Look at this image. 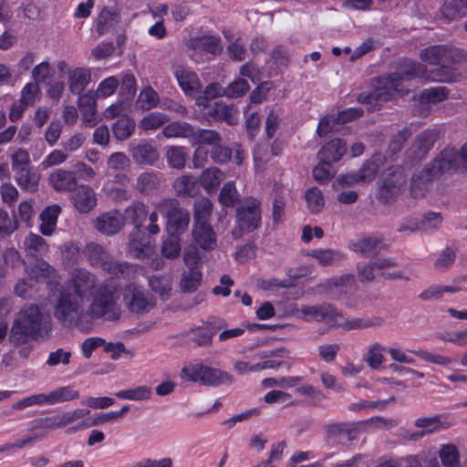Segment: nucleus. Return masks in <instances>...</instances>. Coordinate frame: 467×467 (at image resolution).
<instances>
[{"label": "nucleus", "instance_id": "1", "mask_svg": "<svg viewBox=\"0 0 467 467\" xmlns=\"http://www.w3.org/2000/svg\"><path fill=\"white\" fill-rule=\"evenodd\" d=\"M423 72V66L410 60H405L401 71L386 74L377 79L378 86L368 92L360 93L357 100L368 106V110H374L381 102L391 100L395 95H405L409 88L404 85L405 78L411 79Z\"/></svg>", "mask_w": 467, "mask_h": 467}, {"label": "nucleus", "instance_id": "2", "mask_svg": "<svg viewBox=\"0 0 467 467\" xmlns=\"http://www.w3.org/2000/svg\"><path fill=\"white\" fill-rule=\"evenodd\" d=\"M51 317L37 306L22 309L15 319L9 341L15 346H24L29 341L47 335L51 330Z\"/></svg>", "mask_w": 467, "mask_h": 467}, {"label": "nucleus", "instance_id": "3", "mask_svg": "<svg viewBox=\"0 0 467 467\" xmlns=\"http://www.w3.org/2000/svg\"><path fill=\"white\" fill-rule=\"evenodd\" d=\"M420 57L431 65H441L432 71L433 80L455 82L460 79L459 70L451 65L459 64L464 59L462 50L445 45H436L422 49Z\"/></svg>", "mask_w": 467, "mask_h": 467}, {"label": "nucleus", "instance_id": "4", "mask_svg": "<svg viewBox=\"0 0 467 467\" xmlns=\"http://www.w3.org/2000/svg\"><path fill=\"white\" fill-rule=\"evenodd\" d=\"M119 298V294L116 285L109 283L99 285L92 295V301L87 309V315L91 319L119 320L121 315L120 307L118 305Z\"/></svg>", "mask_w": 467, "mask_h": 467}, {"label": "nucleus", "instance_id": "5", "mask_svg": "<svg viewBox=\"0 0 467 467\" xmlns=\"http://www.w3.org/2000/svg\"><path fill=\"white\" fill-rule=\"evenodd\" d=\"M262 222L261 202L255 198L246 199L235 211V227L232 231L234 239L258 229Z\"/></svg>", "mask_w": 467, "mask_h": 467}, {"label": "nucleus", "instance_id": "6", "mask_svg": "<svg viewBox=\"0 0 467 467\" xmlns=\"http://www.w3.org/2000/svg\"><path fill=\"white\" fill-rule=\"evenodd\" d=\"M157 211L166 217V230L171 235L183 234L190 223V213L176 199H164L156 204Z\"/></svg>", "mask_w": 467, "mask_h": 467}, {"label": "nucleus", "instance_id": "7", "mask_svg": "<svg viewBox=\"0 0 467 467\" xmlns=\"http://www.w3.org/2000/svg\"><path fill=\"white\" fill-rule=\"evenodd\" d=\"M182 374L192 382L205 386H219L232 383L233 377L226 371L205 366L202 363L190 364L182 369Z\"/></svg>", "mask_w": 467, "mask_h": 467}, {"label": "nucleus", "instance_id": "8", "mask_svg": "<svg viewBox=\"0 0 467 467\" xmlns=\"http://www.w3.org/2000/svg\"><path fill=\"white\" fill-rule=\"evenodd\" d=\"M83 313V301L69 291H62L54 307V317L64 327L78 324Z\"/></svg>", "mask_w": 467, "mask_h": 467}, {"label": "nucleus", "instance_id": "9", "mask_svg": "<svg viewBox=\"0 0 467 467\" xmlns=\"http://www.w3.org/2000/svg\"><path fill=\"white\" fill-rule=\"evenodd\" d=\"M123 300L128 309L138 315L150 312L156 305L150 293L134 284L125 286Z\"/></svg>", "mask_w": 467, "mask_h": 467}, {"label": "nucleus", "instance_id": "10", "mask_svg": "<svg viewBox=\"0 0 467 467\" xmlns=\"http://www.w3.org/2000/svg\"><path fill=\"white\" fill-rule=\"evenodd\" d=\"M439 136L440 131L437 128L427 129L419 133L406 151L407 158L411 161H420L426 158Z\"/></svg>", "mask_w": 467, "mask_h": 467}, {"label": "nucleus", "instance_id": "11", "mask_svg": "<svg viewBox=\"0 0 467 467\" xmlns=\"http://www.w3.org/2000/svg\"><path fill=\"white\" fill-rule=\"evenodd\" d=\"M300 317L306 322L337 323L342 318V314L330 303L315 306H302L299 309Z\"/></svg>", "mask_w": 467, "mask_h": 467}, {"label": "nucleus", "instance_id": "12", "mask_svg": "<svg viewBox=\"0 0 467 467\" xmlns=\"http://www.w3.org/2000/svg\"><path fill=\"white\" fill-rule=\"evenodd\" d=\"M405 183V176L400 169H396L389 173L379 185L377 198L382 203H390L394 202L401 192V188Z\"/></svg>", "mask_w": 467, "mask_h": 467}, {"label": "nucleus", "instance_id": "13", "mask_svg": "<svg viewBox=\"0 0 467 467\" xmlns=\"http://www.w3.org/2000/svg\"><path fill=\"white\" fill-rule=\"evenodd\" d=\"M72 285L74 288L72 294L83 302L84 298L93 295L99 286L96 275L86 269H78L75 272L72 276Z\"/></svg>", "mask_w": 467, "mask_h": 467}, {"label": "nucleus", "instance_id": "14", "mask_svg": "<svg viewBox=\"0 0 467 467\" xmlns=\"http://www.w3.org/2000/svg\"><path fill=\"white\" fill-rule=\"evenodd\" d=\"M456 158L455 149L445 148L428 166L435 177L449 171L462 172Z\"/></svg>", "mask_w": 467, "mask_h": 467}, {"label": "nucleus", "instance_id": "15", "mask_svg": "<svg viewBox=\"0 0 467 467\" xmlns=\"http://www.w3.org/2000/svg\"><path fill=\"white\" fill-rule=\"evenodd\" d=\"M130 153L134 162L140 166H153L160 158L157 148L145 140L130 144Z\"/></svg>", "mask_w": 467, "mask_h": 467}, {"label": "nucleus", "instance_id": "16", "mask_svg": "<svg viewBox=\"0 0 467 467\" xmlns=\"http://www.w3.org/2000/svg\"><path fill=\"white\" fill-rule=\"evenodd\" d=\"M173 74L179 83V86L186 95L193 96L200 92L202 85L197 74L189 67L183 66H175Z\"/></svg>", "mask_w": 467, "mask_h": 467}, {"label": "nucleus", "instance_id": "17", "mask_svg": "<svg viewBox=\"0 0 467 467\" xmlns=\"http://www.w3.org/2000/svg\"><path fill=\"white\" fill-rule=\"evenodd\" d=\"M70 201L81 213L90 212L97 205V197L93 189L88 185L78 186L71 194Z\"/></svg>", "mask_w": 467, "mask_h": 467}, {"label": "nucleus", "instance_id": "18", "mask_svg": "<svg viewBox=\"0 0 467 467\" xmlns=\"http://www.w3.org/2000/svg\"><path fill=\"white\" fill-rule=\"evenodd\" d=\"M207 114L213 119L226 122L230 126L236 125L239 119L238 108L234 104H225L222 101L214 102Z\"/></svg>", "mask_w": 467, "mask_h": 467}, {"label": "nucleus", "instance_id": "19", "mask_svg": "<svg viewBox=\"0 0 467 467\" xmlns=\"http://www.w3.org/2000/svg\"><path fill=\"white\" fill-rule=\"evenodd\" d=\"M188 47L196 52L204 51L213 56L223 52L220 37L212 35L192 37L188 42Z\"/></svg>", "mask_w": 467, "mask_h": 467}, {"label": "nucleus", "instance_id": "20", "mask_svg": "<svg viewBox=\"0 0 467 467\" xmlns=\"http://www.w3.org/2000/svg\"><path fill=\"white\" fill-rule=\"evenodd\" d=\"M48 182L57 192H73L77 188V176L72 171L57 169L49 175Z\"/></svg>", "mask_w": 467, "mask_h": 467}, {"label": "nucleus", "instance_id": "21", "mask_svg": "<svg viewBox=\"0 0 467 467\" xmlns=\"http://www.w3.org/2000/svg\"><path fill=\"white\" fill-rule=\"evenodd\" d=\"M192 237L202 249L210 251L216 246V234L208 223H194Z\"/></svg>", "mask_w": 467, "mask_h": 467}, {"label": "nucleus", "instance_id": "22", "mask_svg": "<svg viewBox=\"0 0 467 467\" xmlns=\"http://www.w3.org/2000/svg\"><path fill=\"white\" fill-rule=\"evenodd\" d=\"M123 225V218L118 212L103 213L95 222V228L106 235L117 234Z\"/></svg>", "mask_w": 467, "mask_h": 467}, {"label": "nucleus", "instance_id": "23", "mask_svg": "<svg viewBox=\"0 0 467 467\" xmlns=\"http://www.w3.org/2000/svg\"><path fill=\"white\" fill-rule=\"evenodd\" d=\"M148 206L144 202L134 201L126 207L121 216L124 223H128L133 224V230H138L141 229L143 223L148 217Z\"/></svg>", "mask_w": 467, "mask_h": 467}, {"label": "nucleus", "instance_id": "24", "mask_svg": "<svg viewBox=\"0 0 467 467\" xmlns=\"http://www.w3.org/2000/svg\"><path fill=\"white\" fill-rule=\"evenodd\" d=\"M67 79L70 92L80 96L91 80V73L88 68L75 67L67 70Z\"/></svg>", "mask_w": 467, "mask_h": 467}, {"label": "nucleus", "instance_id": "25", "mask_svg": "<svg viewBox=\"0 0 467 467\" xmlns=\"http://www.w3.org/2000/svg\"><path fill=\"white\" fill-rule=\"evenodd\" d=\"M347 152V145L340 139H334L328 141L318 151L317 157L323 163H333L338 161Z\"/></svg>", "mask_w": 467, "mask_h": 467}, {"label": "nucleus", "instance_id": "26", "mask_svg": "<svg viewBox=\"0 0 467 467\" xmlns=\"http://www.w3.org/2000/svg\"><path fill=\"white\" fill-rule=\"evenodd\" d=\"M435 178L429 166L416 171L410 180V192L412 197H423L428 192L429 184Z\"/></svg>", "mask_w": 467, "mask_h": 467}, {"label": "nucleus", "instance_id": "27", "mask_svg": "<svg viewBox=\"0 0 467 467\" xmlns=\"http://www.w3.org/2000/svg\"><path fill=\"white\" fill-rule=\"evenodd\" d=\"M84 253L93 266L101 267L103 271L109 269L112 257L100 244L94 242L88 243Z\"/></svg>", "mask_w": 467, "mask_h": 467}, {"label": "nucleus", "instance_id": "28", "mask_svg": "<svg viewBox=\"0 0 467 467\" xmlns=\"http://www.w3.org/2000/svg\"><path fill=\"white\" fill-rule=\"evenodd\" d=\"M414 425L421 429L425 435L449 429L452 424L442 414L422 417L415 420Z\"/></svg>", "mask_w": 467, "mask_h": 467}, {"label": "nucleus", "instance_id": "29", "mask_svg": "<svg viewBox=\"0 0 467 467\" xmlns=\"http://www.w3.org/2000/svg\"><path fill=\"white\" fill-rule=\"evenodd\" d=\"M129 250L138 258H143L149 254L150 238L142 229L133 230L130 233Z\"/></svg>", "mask_w": 467, "mask_h": 467}, {"label": "nucleus", "instance_id": "30", "mask_svg": "<svg viewBox=\"0 0 467 467\" xmlns=\"http://www.w3.org/2000/svg\"><path fill=\"white\" fill-rule=\"evenodd\" d=\"M383 244V238L379 235L364 237L358 242L353 244V249L359 252L363 256L377 255L381 250L386 249Z\"/></svg>", "mask_w": 467, "mask_h": 467}, {"label": "nucleus", "instance_id": "31", "mask_svg": "<svg viewBox=\"0 0 467 467\" xmlns=\"http://www.w3.org/2000/svg\"><path fill=\"white\" fill-rule=\"evenodd\" d=\"M78 105L82 115L83 121L92 127L96 123V100L91 92L80 95Z\"/></svg>", "mask_w": 467, "mask_h": 467}, {"label": "nucleus", "instance_id": "32", "mask_svg": "<svg viewBox=\"0 0 467 467\" xmlns=\"http://www.w3.org/2000/svg\"><path fill=\"white\" fill-rule=\"evenodd\" d=\"M342 322L337 323V326L347 330L364 329L372 327H381L384 319L380 317H374L371 318H359L354 317L350 319L340 318Z\"/></svg>", "mask_w": 467, "mask_h": 467}, {"label": "nucleus", "instance_id": "33", "mask_svg": "<svg viewBox=\"0 0 467 467\" xmlns=\"http://www.w3.org/2000/svg\"><path fill=\"white\" fill-rule=\"evenodd\" d=\"M16 183L24 190L34 192L37 190L40 175L32 167L15 173Z\"/></svg>", "mask_w": 467, "mask_h": 467}, {"label": "nucleus", "instance_id": "34", "mask_svg": "<svg viewBox=\"0 0 467 467\" xmlns=\"http://www.w3.org/2000/svg\"><path fill=\"white\" fill-rule=\"evenodd\" d=\"M307 255L317 259L324 266L334 265L345 258L343 253L332 249H313L307 252Z\"/></svg>", "mask_w": 467, "mask_h": 467}, {"label": "nucleus", "instance_id": "35", "mask_svg": "<svg viewBox=\"0 0 467 467\" xmlns=\"http://www.w3.org/2000/svg\"><path fill=\"white\" fill-rule=\"evenodd\" d=\"M225 179V174L216 167L208 168L202 171L200 177V183L208 192L217 189L221 182Z\"/></svg>", "mask_w": 467, "mask_h": 467}, {"label": "nucleus", "instance_id": "36", "mask_svg": "<svg viewBox=\"0 0 467 467\" xmlns=\"http://www.w3.org/2000/svg\"><path fill=\"white\" fill-rule=\"evenodd\" d=\"M166 138H184L191 141L193 135V126L185 121H172L162 129Z\"/></svg>", "mask_w": 467, "mask_h": 467}, {"label": "nucleus", "instance_id": "37", "mask_svg": "<svg viewBox=\"0 0 467 467\" xmlns=\"http://www.w3.org/2000/svg\"><path fill=\"white\" fill-rule=\"evenodd\" d=\"M160 182L157 172L144 171L137 177L135 189L142 194H150L158 188Z\"/></svg>", "mask_w": 467, "mask_h": 467}, {"label": "nucleus", "instance_id": "38", "mask_svg": "<svg viewBox=\"0 0 467 467\" xmlns=\"http://www.w3.org/2000/svg\"><path fill=\"white\" fill-rule=\"evenodd\" d=\"M24 247L30 256L36 257L48 252L45 239L36 234H30L24 241Z\"/></svg>", "mask_w": 467, "mask_h": 467}, {"label": "nucleus", "instance_id": "39", "mask_svg": "<svg viewBox=\"0 0 467 467\" xmlns=\"http://www.w3.org/2000/svg\"><path fill=\"white\" fill-rule=\"evenodd\" d=\"M222 140L220 133L213 130H203L193 127V135L191 138L192 144H206L215 146Z\"/></svg>", "mask_w": 467, "mask_h": 467}, {"label": "nucleus", "instance_id": "40", "mask_svg": "<svg viewBox=\"0 0 467 467\" xmlns=\"http://www.w3.org/2000/svg\"><path fill=\"white\" fill-rule=\"evenodd\" d=\"M134 130V120L126 115L120 117L112 126V132L119 140H124L130 138Z\"/></svg>", "mask_w": 467, "mask_h": 467}, {"label": "nucleus", "instance_id": "41", "mask_svg": "<svg viewBox=\"0 0 467 467\" xmlns=\"http://www.w3.org/2000/svg\"><path fill=\"white\" fill-rule=\"evenodd\" d=\"M193 209L194 223H208L213 213V203L208 198L202 197L196 200Z\"/></svg>", "mask_w": 467, "mask_h": 467}, {"label": "nucleus", "instance_id": "42", "mask_svg": "<svg viewBox=\"0 0 467 467\" xmlns=\"http://www.w3.org/2000/svg\"><path fill=\"white\" fill-rule=\"evenodd\" d=\"M116 396L121 400H146L151 396V389L147 386H138L134 389L119 390L116 393Z\"/></svg>", "mask_w": 467, "mask_h": 467}, {"label": "nucleus", "instance_id": "43", "mask_svg": "<svg viewBox=\"0 0 467 467\" xmlns=\"http://www.w3.org/2000/svg\"><path fill=\"white\" fill-rule=\"evenodd\" d=\"M109 269H106L105 272L116 276L117 278L130 279L136 273V267L134 265L127 262H115L110 261Z\"/></svg>", "mask_w": 467, "mask_h": 467}, {"label": "nucleus", "instance_id": "44", "mask_svg": "<svg viewBox=\"0 0 467 467\" xmlns=\"http://www.w3.org/2000/svg\"><path fill=\"white\" fill-rule=\"evenodd\" d=\"M305 199L307 208L312 213H319L325 205V201L321 191L317 187L308 189L305 193Z\"/></svg>", "mask_w": 467, "mask_h": 467}, {"label": "nucleus", "instance_id": "45", "mask_svg": "<svg viewBox=\"0 0 467 467\" xmlns=\"http://www.w3.org/2000/svg\"><path fill=\"white\" fill-rule=\"evenodd\" d=\"M202 273L199 269L189 270L183 273L180 286L183 292H194L201 285Z\"/></svg>", "mask_w": 467, "mask_h": 467}, {"label": "nucleus", "instance_id": "46", "mask_svg": "<svg viewBox=\"0 0 467 467\" xmlns=\"http://www.w3.org/2000/svg\"><path fill=\"white\" fill-rule=\"evenodd\" d=\"M170 118L161 112H150L143 117L140 128L144 130H157L168 122Z\"/></svg>", "mask_w": 467, "mask_h": 467}, {"label": "nucleus", "instance_id": "47", "mask_svg": "<svg viewBox=\"0 0 467 467\" xmlns=\"http://www.w3.org/2000/svg\"><path fill=\"white\" fill-rule=\"evenodd\" d=\"M439 455L444 467H460V454L455 445H442Z\"/></svg>", "mask_w": 467, "mask_h": 467}, {"label": "nucleus", "instance_id": "48", "mask_svg": "<svg viewBox=\"0 0 467 467\" xmlns=\"http://www.w3.org/2000/svg\"><path fill=\"white\" fill-rule=\"evenodd\" d=\"M79 397L78 391L71 387H60L48 393L49 404L62 403L76 400Z\"/></svg>", "mask_w": 467, "mask_h": 467}, {"label": "nucleus", "instance_id": "49", "mask_svg": "<svg viewBox=\"0 0 467 467\" xmlns=\"http://www.w3.org/2000/svg\"><path fill=\"white\" fill-rule=\"evenodd\" d=\"M168 164L174 169H182L185 166L186 152L183 147L171 146L166 150Z\"/></svg>", "mask_w": 467, "mask_h": 467}, {"label": "nucleus", "instance_id": "50", "mask_svg": "<svg viewBox=\"0 0 467 467\" xmlns=\"http://www.w3.org/2000/svg\"><path fill=\"white\" fill-rule=\"evenodd\" d=\"M449 91L445 87L425 88L420 93V99L425 104L438 103L448 98Z\"/></svg>", "mask_w": 467, "mask_h": 467}, {"label": "nucleus", "instance_id": "51", "mask_svg": "<svg viewBox=\"0 0 467 467\" xmlns=\"http://www.w3.org/2000/svg\"><path fill=\"white\" fill-rule=\"evenodd\" d=\"M239 194L234 181L227 182L220 191L218 200L223 206L232 207L238 201Z\"/></svg>", "mask_w": 467, "mask_h": 467}, {"label": "nucleus", "instance_id": "52", "mask_svg": "<svg viewBox=\"0 0 467 467\" xmlns=\"http://www.w3.org/2000/svg\"><path fill=\"white\" fill-rule=\"evenodd\" d=\"M11 167L13 171L18 172L23 171L29 167H31V161L29 153L25 149H17L11 155Z\"/></svg>", "mask_w": 467, "mask_h": 467}, {"label": "nucleus", "instance_id": "53", "mask_svg": "<svg viewBox=\"0 0 467 467\" xmlns=\"http://www.w3.org/2000/svg\"><path fill=\"white\" fill-rule=\"evenodd\" d=\"M149 285L152 291L159 294L163 299L169 296L171 291V279L164 275H152L149 278Z\"/></svg>", "mask_w": 467, "mask_h": 467}, {"label": "nucleus", "instance_id": "54", "mask_svg": "<svg viewBox=\"0 0 467 467\" xmlns=\"http://www.w3.org/2000/svg\"><path fill=\"white\" fill-rule=\"evenodd\" d=\"M175 189L179 194L193 196L197 192V182L192 175H184L175 182Z\"/></svg>", "mask_w": 467, "mask_h": 467}, {"label": "nucleus", "instance_id": "55", "mask_svg": "<svg viewBox=\"0 0 467 467\" xmlns=\"http://www.w3.org/2000/svg\"><path fill=\"white\" fill-rule=\"evenodd\" d=\"M250 85L244 78H238L224 88L223 96L227 98H240L247 93Z\"/></svg>", "mask_w": 467, "mask_h": 467}, {"label": "nucleus", "instance_id": "56", "mask_svg": "<svg viewBox=\"0 0 467 467\" xmlns=\"http://www.w3.org/2000/svg\"><path fill=\"white\" fill-rule=\"evenodd\" d=\"M37 280L29 275V277L21 279L15 286V293L23 298H31L35 292Z\"/></svg>", "mask_w": 467, "mask_h": 467}, {"label": "nucleus", "instance_id": "57", "mask_svg": "<svg viewBox=\"0 0 467 467\" xmlns=\"http://www.w3.org/2000/svg\"><path fill=\"white\" fill-rule=\"evenodd\" d=\"M179 235H171L161 245V254L164 257L173 259L179 256L181 252V244Z\"/></svg>", "mask_w": 467, "mask_h": 467}, {"label": "nucleus", "instance_id": "58", "mask_svg": "<svg viewBox=\"0 0 467 467\" xmlns=\"http://www.w3.org/2000/svg\"><path fill=\"white\" fill-rule=\"evenodd\" d=\"M17 227L18 222L16 218H11L6 211L0 209V237L9 236Z\"/></svg>", "mask_w": 467, "mask_h": 467}, {"label": "nucleus", "instance_id": "59", "mask_svg": "<svg viewBox=\"0 0 467 467\" xmlns=\"http://www.w3.org/2000/svg\"><path fill=\"white\" fill-rule=\"evenodd\" d=\"M29 275L36 279L38 283L45 278H54L56 270L46 261H38L31 269Z\"/></svg>", "mask_w": 467, "mask_h": 467}, {"label": "nucleus", "instance_id": "60", "mask_svg": "<svg viewBox=\"0 0 467 467\" xmlns=\"http://www.w3.org/2000/svg\"><path fill=\"white\" fill-rule=\"evenodd\" d=\"M117 23V15L108 8H104L98 18L97 31L99 35L108 31L114 24Z\"/></svg>", "mask_w": 467, "mask_h": 467}, {"label": "nucleus", "instance_id": "61", "mask_svg": "<svg viewBox=\"0 0 467 467\" xmlns=\"http://www.w3.org/2000/svg\"><path fill=\"white\" fill-rule=\"evenodd\" d=\"M193 342L198 347H210L213 344V332H210L203 325L191 330Z\"/></svg>", "mask_w": 467, "mask_h": 467}, {"label": "nucleus", "instance_id": "62", "mask_svg": "<svg viewBox=\"0 0 467 467\" xmlns=\"http://www.w3.org/2000/svg\"><path fill=\"white\" fill-rule=\"evenodd\" d=\"M385 350L387 351V349L380 346L379 343H374L370 347L365 360L368 362L371 368L378 369L381 366L384 360L382 352Z\"/></svg>", "mask_w": 467, "mask_h": 467}, {"label": "nucleus", "instance_id": "63", "mask_svg": "<svg viewBox=\"0 0 467 467\" xmlns=\"http://www.w3.org/2000/svg\"><path fill=\"white\" fill-rule=\"evenodd\" d=\"M379 157H374L371 160L367 161L362 167L358 170L359 178L363 180V182H371L379 172Z\"/></svg>", "mask_w": 467, "mask_h": 467}, {"label": "nucleus", "instance_id": "64", "mask_svg": "<svg viewBox=\"0 0 467 467\" xmlns=\"http://www.w3.org/2000/svg\"><path fill=\"white\" fill-rule=\"evenodd\" d=\"M463 8L460 0H451L443 4L441 13L447 19L453 20L464 15Z\"/></svg>", "mask_w": 467, "mask_h": 467}]
</instances>
